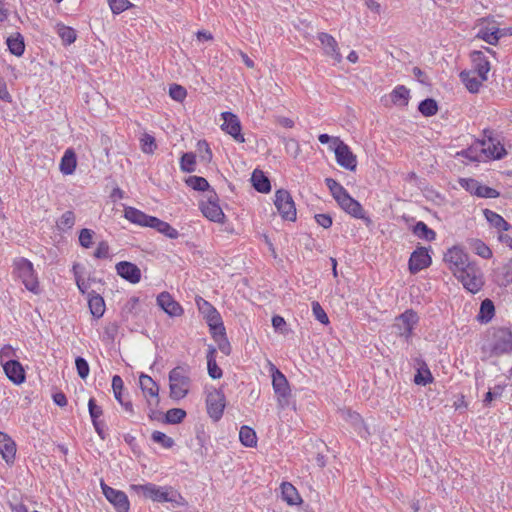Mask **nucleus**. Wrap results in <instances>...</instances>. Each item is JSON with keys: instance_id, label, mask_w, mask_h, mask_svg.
I'll use <instances>...</instances> for the list:
<instances>
[{"instance_id": "f257e3e1", "label": "nucleus", "mask_w": 512, "mask_h": 512, "mask_svg": "<svg viewBox=\"0 0 512 512\" xmlns=\"http://www.w3.org/2000/svg\"><path fill=\"white\" fill-rule=\"evenodd\" d=\"M325 183L341 209L356 219L364 220L367 225L371 223V219L366 216L362 205L352 198L340 183L332 178H326Z\"/></svg>"}, {"instance_id": "f03ea898", "label": "nucleus", "mask_w": 512, "mask_h": 512, "mask_svg": "<svg viewBox=\"0 0 512 512\" xmlns=\"http://www.w3.org/2000/svg\"><path fill=\"white\" fill-rule=\"evenodd\" d=\"M189 372L190 369L187 365L177 366L169 372V395L171 399L179 401L186 397L191 384Z\"/></svg>"}, {"instance_id": "7ed1b4c3", "label": "nucleus", "mask_w": 512, "mask_h": 512, "mask_svg": "<svg viewBox=\"0 0 512 512\" xmlns=\"http://www.w3.org/2000/svg\"><path fill=\"white\" fill-rule=\"evenodd\" d=\"M14 270L27 290L37 294L39 282L33 268V264L26 258H18L14 261Z\"/></svg>"}, {"instance_id": "20e7f679", "label": "nucleus", "mask_w": 512, "mask_h": 512, "mask_svg": "<svg viewBox=\"0 0 512 512\" xmlns=\"http://www.w3.org/2000/svg\"><path fill=\"white\" fill-rule=\"evenodd\" d=\"M455 277L462 283L467 291L473 294L479 292L484 285L483 273L475 262H472Z\"/></svg>"}, {"instance_id": "39448f33", "label": "nucleus", "mask_w": 512, "mask_h": 512, "mask_svg": "<svg viewBox=\"0 0 512 512\" xmlns=\"http://www.w3.org/2000/svg\"><path fill=\"white\" fill-rule=\"evenodd\" d=\"M272 376V386L277 396L278 404L281 407L288 405V398L291 395V389L286 376L272 363H270Z\"/></svg>"}, {"instance_id": "423d86ee", "label": "nucleus", "mask_w": 512, "mask_h": 512, "mask_svg": "<svg viewBox=\"0 0 512 512\" xmlns=\"http://www.w3.org/2000/svg\"><path fill=\"white\" fill-rule=\"evenodd\" d=\"M443 260L454 276L472 263V261L469 260L468 254L459 246L449 248L444 254Z\"/></svg>"}, {"instance_id": "0eeeda50", "label": "nucleus", "mask_w": 512, "mask_h": 512, "mask_svg": "<svg viewBox=\"0 0 512 512\" xmlns=\"http://www.w3.org/2000/svg\"><path fill=\"white\" fill-rule=\"evenodd\" d=\"M130 490L146 499L155 502H171L173 499L169 496L168 488L159 487L153 483L132 484Z\"/></svg>"}, {"instance_id": "6e6552de", "label": "nucleus", "mask_w": 512, "mask_h": 512, "mask_svg": "<svg viewBox=\"0 0 512 512\" xmlns=\"http://www.w3.org/2000/svg\"><path fill=\"white\" fill-rule=\"evenodd\" d=\"M491 351L494 355L512 352V332L508 328H494L491 336Z\"/></svg>"}, {"instance_id": "1a4fd4ad", "label": "nucleus", "mask_w": 512, "mask_h": 512, "mask_svg": "<svg viewBox=\"0 0 512 512\" xmlns=\"http://www.w3.org/2000/svg\"><path fill=\"white\" fill-rule=\"evenodd\" d=\"M480 152L486 159H501L505 156L506 151L500 141L492 137V132L484 131V138L477 140Z\"/></svg>"}, {"instance_id": "9d476101", "label": "nucleus", "mask_w": 512, "mask_h": 512, "mask_svg": "<svg viewBox=\"0 0 512 512\" xmlns=\"http://www.w3.org/2000/svg\"><path fill=\"white\" fill-rule=\"evenodd\" d=\"M275 206L284 220H296V207L292 196L287 190L280 189L275 193Z\"/></svg>"}, {"instance_id": "9b49d317", "label": "nucleus", "mask_w": 512, "mask_h": 512, "mask_svg": "<svg viewBox=\"0 0 512 512\" xmlns=\"http://www.w3.org/2000/svg\"><path fill=\"white\" fill-rule=\"evenodd\" d=\"M140 388L145 396H150L147 399V406L150 410L149 417L153 418L154 408L159 405V386L158 384L148 375L141 374L139 377Z\"/></svg>"}, {"instance_id": "f8f14e48", "label": "nucleus", "mask_w": 512, "mask_h": 512, "mask_svg": "<svg viewBox=\"0 0 512 512\" xmlns=\"http://www.w3.org/2000/svg\"><path fill=\"white\" fill-rule=\"evenodd\" d=\"M226 406V397L221 390L214 389L206 397L207 413L213 421H219Z\"/></svg>"}, {"instance_id": "ddd939ff", "label": "nucleus", "mask_w": 512, "mask_h": 512, "mask_svg": "<svg viewBox=\"0 0 512 512\" xmlns=\"http://www.w3.org/2000/svg\"><path fill=\"white\" fill-rule=\"evenodd\" d=\"M333 143L337 163L347 170L354 171L357 167V159L350 147L337 137L333 139Z\"/></svg>"}, {"instance_id": "4468645a", "label": "nucleus", "mask_w": 512, "mask_h": 512, "mask_svg": "<svg viewBox=\"0 0 512 512\" xmlns=\"http://www.w3.org/2000/svg\"><path fill=\"white\" fill-rule=\"evenodd\" d=\"M100 486L105 498L114 506L117 512H129L130 503L123 491L108 486L103 480H101Z\"/></svg>"}, {"instance_id": "2eb2a0df", "label": "nucleus", "mask_w": 512, "mask_h": 512, "mask_svg": "<svg viewBox=\"0 0 512 512\" xmlns=\"http://www.w3.org/2000/svg\"><path fill=\"white\" fill-rule=\"evenodd\" d=\"M418 321L417 313L409 309L396 318L395 327L398 329L399 335L408 341L412 337L413 330Z\"/></svg>"}, {"instance_id": "dca6fc26", "label": "nucleus", "mask_w": 512, "mask_h": 512, "mask_svg": "<svg viewBox=\"0 0 512 512\" xmlns=\"http://www.w3.org/2000/svg\"><path fill=\"white\" fill-rule=\"evenodd\" d=\"M432 263L429 250L425 247H418L415 249L409 259V271L412 274H416L419 271L429 267Z\"/></svg>"}, {"instance_id": "f3484780", "label": "nucleus", "mask_w": 512, "mask_h": 512, "mask_svg": "<svg viewBox=\"0 0 512 512\" xmlns=\"http://www.w3.org/2000/svg\"><path fill=\"white\" fill-rule=\"evenodd\" d=\"M115 269L121 278L130 282L131 284H137L141 280V270L136 264L132 262L120 261L116 264Z\"/></svg>"}, {"instance_id": "a211bd4d", "label": "nucleus", "mask_w": 512, "mask_h": 512, "mask_svg": "<svg viewBox=\"0 0 512 512\" xmlns=\"http://www.w3.org/2000/svg\"><path fill=\"white\" fill-rule=\"evenodd\" d=\"M222 118L224 122L221 128L231 135L235 141L243 143L245 139L241 134V124L238 117L231 112H223Z\"/></svg>"}, {"instance_id": "6ab92c4d", "label": "nucleus", "mask_w": 512, "mask_h": 512, "mask_svg": "<svg viewBox=\"0 0 512 512\" xmlns=\"http://www.w3.org/2000/svg\"><path fill=\"white\" fill-rule=\"evenodd\" d=\"M473 70L482 81L488 80L490 71V62L482 51L474 50L470 53Z\"/></svg>"}, {"instance_id": "aec40b11", "label": "nucleus", "mask_w": 512, "mask_h": 512, "mask_svg": "<svg viewBox=\"0 0 512 512\" xmlns=\"http://www.w3.org/2000/svg\"><path fill=\"white\" fill-rule=\"evenodd\" d=\"M217 201V195L214 193V196L209 197L207 202L201 204V211L209 220L222 222L225 215Z\"/></svg>"}, {"instance_id": "412c9836", "label": "nucleus", "mask_w": 512, "mask_h": 512, "mask_svg": "<svg viewBox=\"0 0 512 512\" xmlns=\"http://www.w3.org/2000/svg\"><path fill=\"white\" fill-rule=\"evenodd\" d=\"M3 369L6 376L15 384H21L25 381V371L21 363L15 359L3 362Z\"/></svg>"}, {"instance_id": "4be33fe9", "label": "nucleus", "mask_w": 512, "mask_h": 512, "mask_svg": "<svg viewBox=\"0 0 512 512\" xmlns=\"http://www.w3.org/2000/svg\"><path fill=\"white\" fill-rule=\"evenodd\" d=\"M157 304L171 317L183 314V308L168 292H162L157 297Z\"/></svg>"}, {"instance_id": "5701e85b", "label": "nucleus", "mask_w": 512, "mask_h": 512, "mask_svg": "<svg viewBox=\"0 0 512 512\" xmlns=\"http://www.w3.org/2000/svg\"><path fill=\"white\" fill-rule=\"evenodd\" d=\"M124 216L127 220L134 224L150 228L152 226L151 220H155L156 218L154 216L147 215L134 207H126L124 210Z\"/></svg>"}, {"instance_id": "b1692460", "label": "nucleus", "mask_w": 512, "mask_h": 512, "mask_svg": "<svg viewBox=\"0 0 512 512\" xmlns=\"http://www.w3.org/2000/svg\"><path fill=\"white\" fill-rule=\"evenodd\" d=\"M0 454L6 463H12L15 459L16 444L10 436L0 432Z\"/></svg>"}, {"instance_id": "393cba45", "label": "nucleus", "mask_w": 512, "mask_h": 512, "mask_svg": "<svg viewBox=\"0 0 512 512\" xmlns=\"http://www.w3.org/2000/svg\"><path fill=\"white\" fill-rule=\"evenodd\" d=\"M505 36L504 30L495 26H482L476 34V38L490 45H496L501 37Z\"/></svg>"}, {"instance_id": "a878e982", "label": "nucleus", "mask_w": 512, "mask_h": 512, "mask_svg": "<svg viewBox=\"0 0 512 512\" xmlns=\"http://www.w3.org/2000/svg\"><path fill=\"white\" fill-rule=\"evenodd\" d=\"M459 78H460L461 82L464 84V86L466 87V89L470 93H474V94L479 92L480 87L482 86V83L484 82V81H482L481 78L476 76L475 71H470V70L461 71L459 74Z\"/></svg>"}, {"instance_id": "bb28decb", "label": "nucleus", "mask_w": 512, "mask_h": 512, "mask_svg": "<svg viewBox=\"0 0 512 512\" xmlns=\"http://www.w3.org/2000/svg\"><path fill=\"white\" fill-rule=\"evenodd\" d=\"M319 41L324 47L325 53L335 59L337 62L342 60V56L338 51L337 42L330 34L320 33L318 36Z\"/></svg>"}, {"instance_id": "cd10ccee", "label": "nucleus", "mask_w": 512, "mask_h": 512, "mask_svg": "<svg viewBox=\"0 0 512 512\" xmlns=\"http://www.w3.org/2000/svg\"><path fill=\"white\" fill-rule=\"evenodd\" d=\"M391 102L399 107H406L410 99V90L404 85H397L389 94Z\"/></svg>"}, {"instance_id": "c85d7f7f", "label": "nucleus", "mask_w": 512, "mask_h": 512, "mask_svg": "<svg viewBox=\"0 0 512 512\" xmlns=\"http://www.w3.org/2000/svg\"><path fill=\"white\" fill-rule=\"evenodd\" d=\"M467 244L470 250L483 259H490L493 256L491 248L481 239L469 238Z\"/></svg>"}, {"instance_id": "c756f323", "label": "nucleus", "mask_w": 512, "mask_h": 512, "mask_svg": "<svg viewBox=\"0 0 512 512\" xmlns=\"http://www.w3.org/2000/svg\"><path fill=\"white\" fill-rule=\"evenodd\" d=\"M254 189L260 193H269L271 191V184L269 178L263 171L255 169L251 177Z\"/></svg>"}, {"instance_id": "7c9ffc66", "label": "nucleus", "mask_w": 512, "mask_h": 512, "mask_svg": "<svg viewBox=\"0 0 512 512\" xmlns=\"http://www.w3.org/2000/svg\"><path fill=\"white\" fill-rule=\"evenodd\" d=\"M483 214L487 222L498 231H508L511 228V225L498 213L485 209Z\"/></svg>"}, {"instance_id": "2f4dec72", "label": "nucleus", "mask_w": 512, "mask_h": 512, "mask_svg": "<svg viewBox=\"0 0 512 512\" xmlns=\"http://www.w3.org/2000/svg\"><path fill=\"white\" fill-rule=\"evenodd\" d=\"M77 165L76 154L73 149L69 148L64 152L60 162V171L64 175H71L74 173Z\"/></svg>"}, {"instance_id": "473e14b6", "label": "nucleus", "mask_w": 512, "mask_h": 512, "mask_svg": "<svg viewBox=\"0 0 512 512\" xmlns=\"http://www.w3.org/2000/svg\"><path fill=\"white\" fill-rule=\"evenodd\" d=\"M281 493L283 500L286 501L288 505H297L302 501L297 489L291 483H282Z\"/></svg>"}, {"instance_id": "72a5a7b5", "label": "nucleus", "mask_w": 512, "mask_h": 512, "mask_svg": "<svg viewBox=\"0 0 512 512\" xmlns=\"http://www.w3.org/2000/svg\"><path fill=\"white\" fill-rule=\"evenodd\" d=\"M6 44L11 54L15 56H22L25 51L24 38L20 33L11 35L7 38Z\"/></svg>"}, {"instance_id": "f704fd0d", "label": "nucleus", "mask_w": 512, "mask_h": 512, "mask_svg": "<svg viewBox=\"0 0 512 512\" xmlns=\"http://www.w3.org/2000/svg\"><path fill=\"white\" fill-rule=\"evenodd\" d=\"M55 31L61 38L64 45H71L77 39V32L72 27L66 26L63 23H57L55 25Z\"/></svg>"}, {"instance_id": "c9c22d12", "label": "nucleus", "mask_w": 512, "mask_h": 512, "mask_svg": "<svg viewBox=\"0 0 512 512\" xmlns=\"http://www.w3.org/2000/svg\"><path fill=\"white\" fill-rule=\"evenodd\" d=\"M216 349L213 346H209L207 353V368L208 374L212 379H220L223 375L222 369L217 365L215 359Z\"/></svg>"}, {"instance_id": "e433bc0d", "label": "nucleus", "mask_w": 512, "mask_h": 512, "mask_svg": "<svg viewBox=\"0 0 512 512\" xmlns=\"http://www.w3.org/2000/svg\"><path fill=\"white\" fill-rule=\"evenodd\" d=\"M151 221H152L151 228H154L155 230L162 233L166 237H168L170 239H177L179 237V232L175 228H173L169 223H167L157 217L155 218V220H151Z\"/></svg>"}, {"instance_id": "4c0bfd02", "label": "nucleus", "mask_w": 512, "mask_h": 512, "mask_svg": "<svg viewBox=\"0 0 512 512\" xmlns=\"http://www.w3.org/2000/svg\"><path fill=\"white\" fill-rule=\"evenodd\" d=\"M88 305L91 314L95 318H101L105 312V302L99 294H93L89 297Z\"/></svg>"}, {"instance_id": "58836bf2", "label": "nucleus", "mask_w": 512, "mask_h": 512, "mask_svg": "<svg viewBox=\"0 0 512 512\" xmlns=\"http://www.w3.org/2000/svg\"><path fill=\"white\" fill-rule=\"evenodd\" d=\"M239 440L245 447H255L257 445L256 432L249 426H242L239 431Z\"/></svg>"}, {"instance_id": "ea45409f", "label": "nucleus", "mask_w": 512, "mask_h": 512, "mask_svg": "<svg viewBox=\"0 0 512 512\" xmlns=\"http://www.w3.org/2000/svg\"><path fill=\"white\" fill-rule=\"evenodd\" d=\"M495 307L490 299H485L480 305V311L477 319L481 323H488L494 316Z\"/></svg>"}, {"instance_id": "a19ab883", "label": "nucleus", "mask_w": 512, "mask_h": 512, "mask_svg": "<svg viewBox=\"0 0 512 512\" xmlns=\"http://www.w3.org/2000/svg\"><path fill=\"white\" fill-rule=\"evenodd\" d=\"M412 231L418 238L426 241H433L436 238V232L429 228L423 221H418L413 226Z\"/></svg>"}, {"instance_id": "79ce46f5", "label": "nucleus", "mask_w": 512, "mask_h": 512, "mask_svg": "<svg viewBox=\"0 0 512 512\" xmlns=\"http://www.w3.org/2000/svg\"><path fill=\"white\" fill-rule=\"evenodd\" d=\"M419 112L425 117H431L437 114L438 104L433 98H426L419 103Z\"/></svg>"}, {"instance_id": "37998d69", "label": "nucleus", "mask_w": 512, "mask_h": 512, "mask_svg": "<svg viewBox=\"0 0 512 512\" xmlns=\"http://www.w3.org/2000/svg\"><path fill=\"white\" fill-rule=\"evenodd\" d=\"M280 141L284 144L286 152L296 158L300 152L299 142L294 138H287L285 136H279Z\"/></svg>"}, {"instance_id": "c03bdc74", "label": "nucleus", "mask_w": 512, "mask_h": 512, "mask_svg": "<svg viewBox=\"0 0 512 512\" xmlns=\"http://www.w3.org/2000/svg\"><path fill=\"white\" fill-rule=\"evenodd\" d=\"M185 183L187 186L191 187L193 190L196 191H206L209 189L210 185L208 181L201 176H189Z\"/></svg>"}, {"instance_id": "a18cd8bd", "label": "nucleus", "mask_w": 512, "mask_h": 512, "mask_svg": "<svg viewBox=\"0 0 512 512\" xmlns=\"http://www.w3.org/2000/svg\"><path fill=\"white\" fill-rule=\"evenodd\" d=\"M186 417V411L181 408L169 409L165 414V422L168 424L181 423Z\"/></svg>"}, {"instance_id": "49530a36", "label": "nucleus", "mask_w": 512, "mask_h": 512, "mask_svg": "<svg viewBox=\"0 0 512 512\" xmlns=\"http://www.w3.org/2000/svg\"><path fill=\"white\" fill-rule=\"evenodd\" d=\"M196 165V156L192 152L184 153L180 159V168L184 172H194Z\"/></svg>"}, {"instance_id": "de8ad7c7", "label": "nucleus", "mask_w": 512, "mask_h": 512, "mask_svg": "<svg viewBox=\"0 0 512 512\" xmlns=\"http://www.w3.org/2000/svg\"><path fill=\"white\" fill-rule=\"evenodd\" d=\"M75 224V215L72 211H66L57 221L58 229L67 231L71 229Z\"/></svg>"}, {"instance_id": "09e8293b", "label": "nucleus", "mask_w": 512, "mask_h": 512, "mask_svg": "<svg viewBox=\"0 0 512 512\" xmlns=\"http://www.w3.org/2000/svg\"><path fill=\"white\" fill-rule=\"evenodd\" d=\"M461 155L475 162H480L484 160L483 155L480 152V148L478 147L477 140L468 149L463 150L461 152Z\"/></svg>"}, {"instance_id": "8fccbe9b", "label": "nucleus", "mask_w": 512, "mask_h": 512, "mask_svg": "<svg viewBox=\"0 0 512 512\" xmlns=\"http://www.w3.org/2000/svg\"><path fill=\"white\" fill-rule=\"evenodd\" d=\"M151 439L166 449L174 445V440L161 431H154L151 435Z\"/></svg>"}, {"instance_id": "3c124183", "label": "nucleus", "mask_w": 512, "mask_h": 512, "mask_svg": "<svg viewBox=\"0 0 512 512\" xmlns=\"http://www.w3.org/2000/svg\"><path fill=\"white\" fill-rule=\"evenodd\" d=\"M113 14H120L131 8L133 4L129 0H107Z\"/></svg>"}, {"instance_id": "603ef678", "label": "nucleus", "mask_w": 512, "mask_h": 512, "mask_svg": "<svg viewBox=\"0 0 512 512\" xmlns=\"http://www.w3.org/2000/svg\"><path fill=\"white\" fill-rule=\"evenodd\" d=\"M311 305L315 319L318 320L321 324H328L329 318L320 303L318 301H313Z\"/></svg>"}, {"instance_id": "864d4df0", "label": "nucleus", "mask_w": 512, "mask_h": 512, "mask_svg": "<svg viewBox=\"0 0 512 512\" xmlns=\"http://www.w3.org/2000/svg\"><path fill=\"white\" fill-rule=\"evenodd\" d=\"M169 95L173 100L182 102L187 96V91L181 85L172 84L169 87Z\"/></svg>"}, {"instance_id": "5fc2aeb1", "label": "nucleus", "mask_w": 512, "mask_h": 512, "mask_svg": "<svg viewBox=\"0 0 512 512\" xmlns=\"http://www.w3.org/2000/svg\"><path fill=\"white\" fill-rule=\"evenodd\" d=\"M205 318L209 327L218 325V329H223V321L219 312L213 308L211 311L205 314Z\"/></svg>"}, {"instance_id": "6e6d98bb", "label": "nucleus", "mask_w": 512, "mask_h": 512, "mask_svg": "<svg viewBox=\"0 0 512 512\" xmlns=\"http://www.w3.org/2000/svg\"><path fill=\"white\" fill-rule=\"evenodd\" d=\"M205 318L209 327L218 325V329H223V321L219 312L213 308L211 311L205 314Z\"/></svg>"}, {"instance_id": "4d7b16f0", "label": "nucleus", "mask_w": 512, "mask_h": 512, "mask_svg": "<svg viewBox=\"0 0 512 512\" xmlns=\"http://www.w3.org/2000/svg\"><path fill=\"white\" fill-rule=\"evenodd\" d=\"M75 365L79 377L82 379H86L90 372L88 362L83 357L78 356L75 359Z\"/></svg>"}, {"instance_id": "13d9d810", "label": "nucleus", "mask_w": 512, "mask_h": 512, "mask_svg": "<svg viewBox=\"0 0 512 512\" xmlns=\"http://www.w3.org/2000/svg\"><path fill=\"white\" fill-rule=\"evenodd\" d=\"M141 149L144 153L150 154L156 149L155 138L149 134H144L141 139Z\"/></svg>"}, {"instance_id": "bf43d9fd", "label": "nucleus", "mask_w": 512, "mask_h": 512, "mask_svg": "<svg viewBox=\"0 0 512 512\" xmlns=\"http://www.w3.org/2000/svg\"><path fill=\"white\" fill-rule=\"evenodd\" d=\"M460 184L472 195H478L480 182L475 179H461Z\"/></svg>"}, {"instance_id": "052dcab7", "label": "nucleus", "mask_w": 512, "mask_h": 512, "mask_svg": "<svg viewBox=\"0 0 512 512\" xmlns=\"http://www.w3.org/2000/svg\"><path fill=\"white\" fill-rule=\"evenodd\" d=\"M88 410L91 417L92 422L100 420L99 418L103 414V410L100 406L96 404V401L94 398H90L88 401Z\"/></svg>"}, {"instance_id": "680f3d73", "label": "nucleus", "mask_w": 512, "mask_h": 512, "mask_svg": "<svg viewBox=\"0 0 512 512\" xmlns=\"http://www.w3.org/2000/svg\"><path fill=\"white\" fill-rule=\"evenodd\" d=\"M94 232L90 229L83 228L79 234V243L84 248H89L92 245V238Z\"/></svg>"}, {"instance_id": "e2e57ef3", "label": "nucleus", "mask_w": 512, "mask_h": 512, "mask_svg": "<svg viewBox=\"0 0 512 512\" xmlns=\"http://www.w3.org/2000/svg\"><path fill=\"white\" fill-rule=\"evenodd\" d=\"M94 257L97 259H107L110 257V248L106 241H101L94 252Z\"/></svg>"}, {"instance_id": "0e129e2a", "label": "nucleus", "mask_w": 512, "mask_h": 512, "mask_svg": "<svg viewBox=\"0 0 512 512\" xmlns=\"http://www.w3.org/2000/svg\"><path fill=\"white\" fill-rule=\"evenodd\" d=\"M432 380L433 378L429 369H425L424 371L418 370L414 377V382L418 385H426L432 382Z\"/></svg>"}, {"instance_id": "69168bd1", "label": "nucleus", "mask_w": 512, "mask_h": 512, "mask_svg": "<svg viewBox=\"0 0 512 512\" xmlns=\"http://www.w3.org/2000/svg\"><path fill=\"white\" fill-rule=\"evenodd\" d=\"M500 193L491 187L485 186L480 183L479 192L477 197L481 198H497L499 197Z\"/></svg>"}, {"instance_id": "338daca9", "label": "nucleus", "mask_w": 512, "mask_h": 512, "mask_svg": "<svg viewBox=\"0 0 512 512\" xmlns=\"http://www.w3.org/2000/svg\"><path fill=\"white\" fill-rule=\"evenodd\" d=\"M314 218L317 224L325 229H328L332 226L333 221L332 217L329 214H316Z\"/></svg>"}, {"instance_id": "774afa93", "label": "nucleus", "mask_w": 512, "mask_h": 512, "mask_svg": "<svg viewBox=\"0 0 512 512\" xmlns=\"http://www.w3.org/2000/svg\"><path fill=\"white\" fill-rule=\"evenodd\" d=\"M15 356V350L10 345H4L0 350V363L3 365V362L6 360L13 359Z\"/></svg>"}]
</instances>
